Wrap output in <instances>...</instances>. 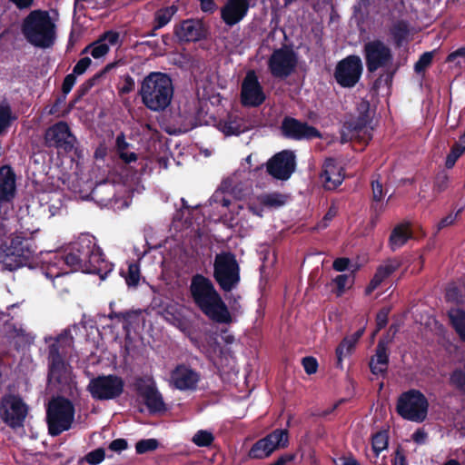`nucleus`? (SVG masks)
<instances>
[{"mask_svg":"<svg viewBox=\"0 0 465 465\" xmlns=\"http://www.w3.org/2000/svg\"><path fill=\"white\" fill-rule=\"evenodd\" d=\"M61 259L72 271L97 274L101 279H104L114 267L104 258L95 238L89 234H82L71 242L64 251Z\"/></svg>","mask_w":465,"mask_h":465,"instance_id":"nucleus-1","label":"nucleus"},{"mask_svg":"<svg viewBox=\"0 0 465 465\" xmlns=\"http://www.w3.org/2000/svg\"><path fill=\"white\" fill-rule=\"evenodd\" d=\"M189 292L194 304L210 320L217 323L232 322L227 305L208 277L200 273L193 275Z\"/></svg>","mask_w":465,"mask_h":465,"instance_id":"nucleus-2","label":"nucleus"},{"mask_svg":"<svg viewBox=\"0 0 465 465\" xmlns=\"http://www.w3.org/2000/svg\"><path fill=\"white\" fill-rule=\"evenodd\" d=\"M74 346V337L70 329H64L54 342L48 346V381L60 388L69 385L72 378L71 366L66 358Z\"/></svg>","mask_w":465,"mask_h":465,"instance_id":"nucleus-3","label":"nucleus"},{"mask_svg":"<svg viewBox=\"0 0 465 465\" xmlns=\"http://www.w3.org/2000/svg\"><path fill=\"white\" fill-rule=\"evenodd\" d=\"M6 233L5 225L0 222V262L3 267L13 272L29 265L31 259L35 255L34 241L22 234H11L3 240Z\"/></svg>","mask_w":465,"mask_h":465,"instance_id":"nucleus-4","label":"nucleus"},{"mask_svg":"<svg viewBox=\"0 0 465 465\" xmlns=\"http://www.w3.org/2000/svg\"><path fill=\"white\" fill-rule=\"evenodd\" d=\"M143 105L153 111L165 110L173 96V85L171 77L164 73L151 72L141 83L138 91Z\"/></svg>","mask_w":465,"mask_h":465,"instance_id":"nucleus-5","label":"nucleus"},{"mask_svg":"<svg viewBox=\"0 0 465 465\" xmlns=\"http://www.w3.org/2000/svg\"><path fill=\"white\" fill-rule=\"evenodd\" d=\"M21 32L35 47L46 49L54 45L56 25L46 10L31 11L22 21Z\"/></svg>","mask_w":465,"mask_h":465,"instance_id":"nucleus-6","label":"nucleus"},{"mask_svg":"<svg viewBox=\"0 0 465 465\" xmlns=\"http://www.w3.org/2000/svg\"><path fill=\"white\" fill-rule=\"evenodd\" d=\"M363 54L369 73L383 70L375 80L374 85L379 87L383 83L391 86L398 70V67H392L394 57L391 49L383 41L374 39L364 44Z\"/></svg>","mask_w":465,"mask_h":465,"instance_id":"nucleus-7","label":"nucleus"},{"mask_svg":"<svg viewBox=\"0 0 465 465\" xmlns=\"http://www.w3.org/2000/svg\"><path fill=\"white\" fill-rule=\"evenodd\" d=\"M75 409L73 402L64 397L51 401L46 410L48 433L56 437L71 429L74 420Z\"/></svg>","mask_w":465,"mask_h":465,"instance_id":"nucleus-8","label":"nucleus"},{"mask_svg":"<svg viewBox=\"0 0 465 465\" xmlns=\"http://www.w3.org/2000/svg\"><path fill=\"white\" fill-rule=\"evenodd\" d=\"M213 278L224 292H230L239 285L240 265L232 252H223L215 255Z\"/></svg>","mask_w":465,"mask_h":465,"instance_id":"nucleus-9","label":"nucleus"},{"mask_svg":"<svg viewBox=\"0 0 465 465\" xmlns=\"http://www.w3.org/2000/svg\"><path fill=\"white\" fill-rule=\"evenodd\" d=\"M44 139L45 146L56 149L59 154L73 153L77 158L82 156L77 138L66 122L60 121L49 126L45 130Z\"/></svg>","mask_w":465,"mask_h":465,"instance_id":"nucleus-10","label":"nucleus"},{"mask_svg":"<svg viewBox=\"0 0 465 465\" xmlns=\"http://www.w3.org/2000/svg\"><path fill=\"white\" fill-rule=\"evenodd\" d=\"M429 401L419 390L411 389L402 392L397 401L396 411L404 420L423 422L428 415Z\"/></svg>","mask_w":465,"mask_h":465,"instance_id":"nucleus-11","label":"nucleus"},{"mask_svg":"<svg viewBox=\"0 0 465 465\" xmlns=\"http://www.w3.org/2000/svg\"><path fill=\"white\" fill-rule=\"evenodd\" d=\"M125 382L116 374H101L90 380L87 391L95 401H111L119 398L124 391Z\"/></svg>","mask_w":465,"mask_h":465,"instance_id":"nucleus-12","label":"nucleus"},{"mask_svg":"<svg viewBox=\"0 0 465 465\" xmlns=\"http://www.w3.org/2000/svg\"><path fill=\"white\" fill-rule=\"evenodd\" d=\"M289 434L286 429H276L265 437L256 440L248 450L247 457L251 460H264L276 450L287 447Z\"/></svg>","mask_w":465,"mask_h":465,"instance_id":"nucleus-13","label":"nucleus"},{"mask_svg":"<svg viewBox=\"0 0 465 465\" xmlns=\"http://www.w3.org/2000/svg\"><path fill=\"white\" fill-rule=\"evenodd\" d=\"M28 407L23 399L15 394H5L0 400V418L11 429L24 427Z\"/></svg>","mask_w":465,"mask_h":465,"instance_id":"nucleus-14","label":"nucleus"},{"mask_svg":"<svg viewBox=\"0 0 465 465\" xmlns=\"http://www.w3.org/2000/svg\"><path fill=\"white\" fill-rule=\"evenodd\" d=\"M362 71L363 65L361 57L351 54L337 63L334 79L340 86L351 88L360 81Z\"/></svg>","mask_w":465,"mask_h":465,"instance_id":"nucleus-15","label":"nucleus"},{"mask_svg":"<svg viewBox=\"0 0 465 465\" xmlns=\"http://www.w3.org/2000/svg\"><path fill=\"white\" fill-rule=\"evenodd\" d=\"M297 54L288 46L275 49L268 60V68L273 77L286 78L296 69Z\"/></svg>","mask_w":465,"mask_h":465,"instance_id":"nucleus-16","label":"nucleus"},{"mask_svg":"<svg viewBox=\"0 0 465 465\" xmlns=\"http://www.w3.org/2000/svg\"><path fill=\"white\" fill-rule=\"evenodd\" d=\"M281 133L284 138L293 141L322 138V133L316 127L292 116H285L282 119Z\"/></svg>","mask_w":465,"mask_h":465,"instance_id":"nucleus-17","label":"nucleus"},{"mask_svg":"<svg viewBox=\"0 0 465 465\" xmlns=\"http://www.w3.org/2000/svg\"><path fill=\"white\" fill-rule=\"evenodd\" d=\"M296 156L291 150H283L275 153L266 163V172L276 180L286 181L294 173Z\"/></svg>","mask_w":465,"mask_h":465,"instance_id":"nucleus-18","label":"nucleus"},{"mask_svg":"<svg viewBox=\"0 0 465 465\" xmlns=\"http://www.w3.org/2000/svg\"><path fill=\"white\" fill-rule=\"evenodd\" d=\"M173 35L180 43H195L208 38L209 27L201 19H184L174 25Z\"/></svg>","mask_w":465,"mask_h":465,"instance_id":"nucleus-19","label":"nucleus"},{"mask_svg":"<svg viewBox=\"0 0 465 465\" xmlns=\"http://www.w3.org/2000/svg\"><path fill=\"white\" fill-rule=\"evenodd\" d=\"M266 95L253 70L247 72L241 85V104L245 107H258L265 102Z\"/></svg>","mask_w":465,"mask_h":465,"instance_id":"nucleus-20","label":"nucleus"},{"mask_svg":"<svg viewBox=\"0 0 465 465\" xmlns=\"http://www.w3.org/2000/svg\"><path fill=\"white\" fill-rule=\"evenodd\" d=\"M173 386L180 391H194L200 381V373L184 364H179L171 372Z\"/></svg>","mask_w":465,"mask_h":465,"instance_id":"nucleus-21","label":"nucleus"},{"mask_svg":"<svg viewBox=\"0 0 465 465\" xmlns=\"http://www.w3.org/2000/svg\"><path fill=\"white\" fill-rule=\"evenodd\" d=\"M249 7V0H227L221 8V19L232 27L246 16Z\"/></svg>","mask_w":465,"mask_h":465,"instance_id":"nucleus-22","label":"nucleus"},{"mask_svg":"<svg viewBox=\"0 0 465 465\" xmlns=\"http://www.w3.org/2000/svg\"><path fill=\"white\" fill-rule=\"evenodd\" d=\"M16 175L9 165L0 167V204L10 203L15 196Z\"/></svg>","mask_w":465,"mask_h":465,"instance_id":"nucleus-23","label":"nucleus"},{"mask_svg":"<svg viewBox=\"0 0 465 465\" xmlns=\"http://www.w3.org/2000/svg\"><path fill=\"white\" fill-rule=\"evenodd\" d=\"M320 180L324 189L329 191L334 190L341 184L343 176L334 159L328 158L325 160L320 173Z\"/></svg>","mask_w":465,"mask_h":465,"instance_id":"nucleus-24","label":"nucleus"},{"mask_svg":"<svg viewBox=\"0 0 465 465\" xmlns=\"http://www.w3.org/2000/svg\"><path fill=\"white\" fill-rule=\"evenodd\" d=\"M389 353L387 341L380 339L376 349L375 355L370 360L369 366L372 374L385 376L388 371Z\"/></svg>","mask_w":465,"mask_h":465,"instance_id":"nucleus-25","label":"nucleus"},{"mask_svg":"<svg viewBox=\"0 0 465 465\" xmlns=\"http://www.w3.org/2000/svg\"><path fill=\"white\" fill-rule=\"evenodd\" d=\"M401 266V262L399 259H389L385 264L380 265L366 287V293L371 294L376 290L383 281L389 278L394 272Z\"/></svg>","mask_w":465,"mask_h":465,"instance_id":"nucleus-26","label":"nucleus"},{"mask_svg":"<svg viewBox=\"0 0 465 465\" xmlns=\"http://www.w3.org/2000/svg\"><path fill=\"white\" fill-rule=\"evenodd\" d=\"M372 138L371 131H364L351 119L346 121L341 131V142L345 143L351 141H358L360 143L367 144Z\"/></svg>","mask_w":465,"mask_h":465,"instance_id":"nucleus-27","label":"nucleus"},{"mask_svg":"<svg viewBox=\"0 0 465 465\" xmlns=\"http://www.w3.org/2000/svg\"><path fill=\"white\" fill-rule=\"evenodd\" d=\"M389 35L396 49L408 45L410 42L411 29L406 20H398L389 28Z\"/></svg>","mask_w":465,"mask_h":465,"instance_id":"nucleus-28","label":"nucleus"},{"mask_svg":"<svg viewBox=\"0 0 465 465\" xmlns=\"http://www.w3.org/2000/svg\"><path fill=\"white\" fill-rule=\"evenodd\" d=\"M412 237V232L408 223H399L391 231L389 246L391 251L402 247Z\"/></svg>","mask_w":465,"mask_h":465,"instance_id":"nucleus-29","label":"nucleus"},{"mask_svg":"<svg viewBox=\"0 0 465 465\" xmlns=\"http://www.w3.org/2000/svg\"><path fill=\"white\" fill-rule=\"evenodd\" d=\"M218 129L226 136L239 135L244 132L242 118L233 114H228L226 119L220 120Z\"/></svg>","mask_w":465,"mask_h":465,"instance_id":"nucleus-30","label":"nucleus"},{"mask_svg":"<svg viewBox=\"0 0 465 465\" xmlns=\"http://www.w3.org/2000/svg\"><path fill=\"white\" fill-rule=\"evenodd\" d=\"M143 400L150 414L163 413L167 411L166 404L157 387L153 389Z\"/></svg>","mask_w":465,"mask_h":465,"instance_id":"nucleus-31","label":"nucleus"},{"mask_svg":"<svg viewBox=\"0 0 465 465\" xmlns=\"http://www.w3.org/2000/svg\"><path fill=\"white\" fill-rule=\"evenodd\" d=\"M448 317L460 341L465 342V310L452 308L448 312Z\"/></svg>","mask_w":465,"mask_h":465,"instance_id":"nucleus-32","label":"nucleus"},{"mask_svg":"<svg viewBox=\"0 0 465 465\" xmlns=\"http://www.w3.org/2000/svg\"><path fill=\"white\" fill-rule=\"evenodd\" d=\"M448 384L450 388L465 396V362L455 366L449 373Z\"/></svg>","mask_w":465,"mask_h":465,"instance_id":"nucleus-33","label":"nucleus"},{"mask_svg":"<svg viewBox=\"0 0 465 465\" xmlns=\"http://www.w3.org/2000/svg\"><path fill=\"white\" fill-rule=\"evenodd\" d=\"M364 333V329H359L351 337H345L337 346L335 350L336 354V367L342 369V359L344 354V347L354 348L358 341Z\"/></svg>","mask_w":465,"mask_h":465,"instance_id":"nucleus-34","label":"nucleus"},{"mask_svg":"<svg viewBox=\"0 0 465 465\" xmlns=\"http://www.w3.org/2000/svg\"><path fill=\"white\" fill-rule=\"evenodd\" d=\"M177 11L178 7L174 5L156 10L153 15V30H159L167 25Z\"/></svg>","mask_w":465,"mask_h":465,"instance_id":"nucleus-35","label":"nucleus"},{"mask_svg":"<svg viewBox=\"0 0 465 465\" xmlns=\"http://www.w3.org/2000/svg\"><path fill=\"white\" fill-rule=\"evenodd\" d=\"M133 390L143 399L153 390L156 388L153 378L144 376H136L132 383Z\"/></svg>","mask_w":465,"mask_h":465,"instance_id":"nucleus-36","label":"nucleus"},{"mask_svg":"<svg viewBox=\"0 0 465 465\" xmlns=\"http://www.w3.org/2000/svg\"><path fill=\"white\" fill-rule=\"evenodd\" d=\"M141 314V310L123 312L121 322L123 323V330L126 336H129L135 326L139 325Z\"/></svg>","mask_w":465,"mask_h":465,"instance_id":"nucleus-37","label":"nucleus"},{"mask_svg":"<svg viewBox=\"0 0 465 465\" xmlns=\"http://www.w3.org/2000/svg\"><path fill=\"white\" fill-rule=\"evenodd\" d=\"M91 194L98 201L109 202L114 196V185L108 181H103L94 186Z\"/></svg>","mask_w":465,"mask_h":465,"instance_id":"nucleus-38","label":"nucleus"},{"mask_svg":"<svg viewBox=\"0 0 465 465\" xmlns=\"http://www.w3.org/2000/svg\"><path fill=\"white\" fill-rule=\"evenodd\" d=\"M259 203L268 208H279L287 202V196L281 193H270L262 194L258 197Z\"/></svg>","mask_w":465,"mask_h":465,"instance_id":"nucleus-39","label":"nucleus"},{"mask_svg":"<svg viewBox=\"0 0 465 465\" xmlns=\"http://www.w3.org/2000/svg\"><path fill=\"white\" fill-rule=\"evenodd\" d=\"M110 50L109 45L98 39L92 44L88 45L84 50L83 54L90 53L94 59H99L108 54Z\"/></svg>","mask_w":465,"mask_h":465,"instance_id":"nucleus-40","label":"nucleus"},{"mask_svg":"<svg viewBox=\"0 0 465 465\" xmlns=\"http://www.w3.org/2000/svg\"><path fill=\"white\" fill-rule=\"evenodd\" d=\"M388 447V434L386 431H378L371 438V448L376 457Z\"/></svg>","mask_w":465,"mask_h":465,"instance_id":"nucleus-41","label":"nucleus"},{"mask_svg":"<svg viewBox=\"0 0 465 465\" xmlns=\"http://www.w3.org/2000/svg\"><path fill=\"white\" fill-rule=\"evenodd\" d=\"M16 119L13 115L10 105H0V135L12 124V122Z\"/></svg>","mask_w":465,"mask_h":465,"instance_id":"nucleus-42","label":"nucleus"},{"mask_svg":"<svg viewBox=\"0 0 465 465\" xmlns=\"http://www.w3.org/2000/svg\"><path fill=\"white\" fill-rule=\"evenodd\" d=\"M213 434L206 430H199L193 435L192 441L198 447H210L214 441Z\"/></svg>","mask_w":465,"mask_h":465,"instance_id":"nucleus-43","label":"nucleus"},{"mask_svg":"<svg viewBox=\"0 0 465 465\" xmlns=\"http://www.w3.org/2000/svg\"><path fill=\"white\" fill-rule=\"evenodd\" d=\"M434 52H424L420 55L418 61L414 64V71L416 74L424 73L427 68L432 64Z\"/></svg>","mask_w":465,"mask_h":465,"instance_id":"nucleus-44","label":"nucleus"},{"mask_svg":"<svg viewBox=\"0 0 465 465\" xmlns=\"http://www.w3.org/2000/svg\"><path fill=\"white\" fill-rule=\"evenodd\" d=\"M159 446L156 439L140 440L135 444V451L137 454H144L155 450Z\"/></svg>","mask_w":465,"mask_h":465,"instance_id":"nucleus-45","label":"nucleus"},{"mask_svg":"<svg viewBox=\"0 0 465 465\" xmlns=\"http://www.w3.org/2000/svg\"><path fill=\"white\" fill-rule=\"evenodd\" d=\"M140 267L137 263L132 262L128 266V272L125 276L126 284L129 287H136L140 282Z\"/></svg>","mask_w":465,"mask_h":465,"instance_id":"nucleus-46","label":"nucleus"},{"mask_svg":"<svg viewBox=\"0 0 465 465\" xmlns=\"http://www.w3.org/2000/svg\"><path fill=\"white\" fill-rule=\"evenodd\" d=\"M450 176L445 171L439 172L434 179L433 192L440 193L449 187Z\"/></svg>","mask_w":465,"mask_h":465,"instance_id":"nucleus-47","label":"nucleus"},{"mask_svg":"<svg viewBox=\"0 0 465 465\" xmlns=\"http://www.w3.org/2000/svg\"><path fill=\"white\" fill-rule=\"evenodd\" d=\"M371 186L372 191V200H382L384 196V192L382 183L381 181V175L379 173H374L371 175Z\"/></svg>","mask_w":465,"mask_h":465,"instance_id":"nucleus-48","label":"nucleus"},{"mask_svg":"<svg viewBox=\"0 0 465 465\" xmlns=\"http://www.w3.org/2000/svg\"><path fill=\"white\" fill-rule=\"evenodd\" d=\"M362 107H364L363 111L360 112L359 115L351 119L358 126H360L364 131H369L367 126L371 123V118L370 116V104L368 102L364 103L362 104Z\"/></svg>","mask_w":465,"mask_h":465,"instance_id":"nucleus-49","label":"nucleus"},{"mask_svg":"<svg viewBox=\"0 0 465 465\" xmlns=\"http://www.w3.org/2000/svg\"><path fill=\"white\" fill-rule=\"evenodd\" d=\"M135 83L130 74H124L121 77L120 83L117 86L120 95L128 94L134 90Z\"/></svg>","mask_w":465,"mask_h":465,"instance_id":"nucleus-50","label":"nucleus"},{"mask_svg":"<svg viewBox=\"0 0 465 465\" xmlns=\"http://www.w3.org/2000/svg\"><path fill=\"white\" fill-rule=\"evenodd\" d=\"M98 75H93L91 78L84 81L76 91V100L84 97L87 93L98 83Z\"/></svg>","mask_w":465,"mask_h":465,"instance_id":"nucleus-51","label":"nucleus"},{"mask_svg":"<svg viewBox=\"0 0 465 465\" xmlns=\"http://www.w3.org/2000/svg\"><path fill=\"white\" fill-rule=\"evenodd\" d=\"M105 458V451L103 448H97L90 452H88L84 460L90 465H98L100 464Z\"/></svg>","mask_w":465,"mask_h":465,"instance_id":"nucleus-52","label":"nucleus"},{"mask_svg":"<svg viewBox=\"0 0 465 465\" xmlns=\"http://www.w3.org/2000/svg\"><path fill=\"white\" fill-rule=\"evenodd\" d=\"M385 210V204L382 202V200L380 201H374L372 200L371 204V223L375 224L377 221L379 220L381 214Z\"/></svg>","mask_w":465,"mask_h":465,"instance_id":"nucleus-53","label":"nucleus"},{"mask_svg":"<svg viewBox=\"0 0 465 465\" xmlns=\"http://www.w3.org/2000/svg\"><path fill=\"white\" fill-rule=\"evenodd\" d=\"M463 212V207L460 208L455 213H450L447 216L440 219L437 224V231H440L448 226L452 225L457 220L458 216Z\"/></svg>","mask_w":465,"mask_h":465,"instance_id":"nucleus-54","label":"nucleus"},{"mask_svg":"<svg viewBox=\"0 0 465 465\" xmlns=\"http://www.w3.org/2000/svg\"><path fill=\"white\" fill-rule=\"evenodd\" d=\"M339 207L336 203L331 202L327 213L323 216L322 220L320 222L319 226L321 228H326L330 222L338 214Z\"/></svg>","mask_w":465,"mask_h":465,"instance_id":"nucleus-55","label":"nucleus"},{"mask_svg":"<svg viewBox=\"0 0 465 465\" xmlns=\"http://www.w3.org/2000/svg\"><path fill=\"white\" fill-rule=\"evenodd\" d=\"M302 367L305 372L309 375L316 373L318 370V361L316 358L312 356H306L302 360Z\"/></svg>","mask_w":465,"mask_h":465,"instance_id":"nucleus-56","label":"nucleus"},{"mask_svg":"<svg viewBox=\"0 0 465 465\" xmlns=\"http://www.w3.org/2000/svg\"><path fill=\"white\" fill-rule=\"evenodd\" d=\"M92 60L85 56L81 58L76 64L74 66L73 74L75 75H81L85 73L88 67L91 65Z\"/></svg>","mask_w":465,"mask_h":465,"instance_id":"nucleus-57","label":"nucleus"},{"mask_svg":"<svg viewBox=\"0 0 465 465\" xmlns=\"http://www.w3.org/2000/svg\"><path fill=\"white\" fill-rule=\"evenodd\" d=\"M76 83V75L73 73L67 74L62 84V93L68 94Z\"/></svg>","mask_w":465,"mask_h":465,"instance_id":"nucleus-58","label":"nucleus"},{"mask_svg":"<svg viewBox=\"0 0 465 465\" xmlns=\"http://www.w3.org/2000/svg\"><path fill=\"white\" fill-rule=\"evenodd\" d=\"M120 35L118 32L110 30L104 33L99 39H101L104 43H108L111 45H114L119 41Z\"/></svg>","mask_w":465,"mask_h":465,"instance_id":"nucleus-59","label":"nucleus"},{"mask_svg":"<svg viewBox=\"0 0 465 465\" xmlns=\"http://www.w3.org/2000/svg\"><path fill=\"white\" fill-rule=\"evenodd\" d=\"M128 448V442L125 439H116L110 442L109 450L115 452H121Z\"/></svg>","mask_w":465,"mask_h":465,"instance_id":"nucleus-60","label":"nucleus"},{"mask_svg":"<svg viewBox=\"0 0 465 465\" xmlns=\"http://www.w3.org/2000/svg\"><path fill=\"white\" fill-rule=\"evenodd\" d=\"M350 262H351V261L349 258H346V257L336 258L333 261L332 268L336 272H341L348 269Z\"/></svg>","mask_w":465,"mask_h":465,"instance_id":"nucleus-61","label":"nucleus"},{"mask_svg":"<svg viewBox=\"0 0 465 465\" xmlns=\"http://www.w3.org/2000/svg\"><path fill=\"white\" fill-rule=\"evenodd\" d=\"M66 95L67 94H64L63 93L62 94L58 95L55 98L53 105L51 106V108L49 110V114H56L60 113V109H61L62 104H64L65 103Z\"/></svg>","mask_w":465,"mask_h":465,"instance_id":"nucleus-62","label":"nucleus"},{"mask_svg":"<svg viewBox=\"0 0 465 465\" xmlns=\"http://www.w3.org/2000/svg\"><path fill=\"white\" fill-rule=\"evenodd\" d=\"M427 438L428 433L422 428L416 430L411 435L412 440L419 445L424 444Z\"/></svg>","mask_w":465,"mask_h":465,"instance_id":"nucleus-63","label":"nucleus"},{"mask_svg":"<svg viewBox=\"0 0 465 465\" xmlns=\"http://www.w3.org/2000/svg\"><path fill=\"white\" fill-rule=\"evenodd\" d=\"M458 58L465 59V46L460 47L457 50L450 53L446 57V62L454 63Z\"/></svg>","mask_w":465,"mask_h":465,"instance_id":"nucleus-64","label":"nucleus"}]
</instances>
